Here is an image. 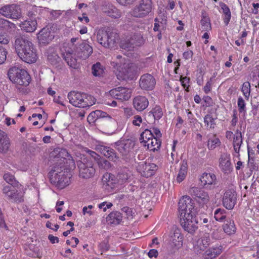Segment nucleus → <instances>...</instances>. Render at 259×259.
<instances>
[{"instance_id":"obj_40","label":"nucleus","mask_w":259,"mask_h":259,"mask_svg":"<svg viewBox=\"0 0 259 259\" xmlns=\"http://www.w3.org/2000/svg\"><path fill=\"white\" fill-rule=\"evenodd\" d=\"M92 72L93 75L95 76H102L104 73L103 66L100 63H96L92 67Z\"/></svg>"},{"instance_id":"obj_26","label":"nucleus","mask_w":259,"mask_h":259,"mask_svg":"<svg viewBox=\"0 0 259 259\" xmlns=\"http://www.w3.org/2000/svg\"><path fill=\"white\" fill-rule=\"evenodd\" d=\"M133 106L139 111L145 110L149 105L148 99L144 96H138L133 99Z\"/></svg>"},{"instance_id":"obj_48","label":"nucleus","mask_w":259,"mask_h":259,"mask_svg":"<svg viewBox=\"0 0 259 259\" xmlns=\"http://www.w3.org/2000/svg\"><path fill=\"white\" fill-rule=\"evenodd\" d=\"M241 91L243 93L245 98L248 100L250 94V84L249 82H245L242 84Z\"/></svg>"},{"instance_id":"obj_24","label":"nucleus","mask_w":259,"mask_h":259,"mask_svg":"<svg viewBox=\"0 0 259 259\" xmlns=\"http://www.w3.org/2000/svg\"><path fill=\"white\" fill-rule=\"evenodd\" d=\"M183 239V237L180 233V230L175 229L171 232L169 242L172 246L179 248L182 246Z\"/></svg>"},{"instance_id":"obj_11","label":"nucleus","mask_w":259,"mask_h":259,"mask_svg":"<svg viewBox=\"0 0 259 259\" xmlns=\"http://www.w3.org/2000/svg\"><path fill=\"white\" fill-rule=\"evenodd\" d=\"M195 214H187V215H184L182 217H179L182 227L185 231L191 234H193L198 229V221Z\"/></svg>"},{"instance_id":"obj_50","label":"nucleus","mask_w":259,"mask_h":259,"mask_svg":"<svg viewBox=\"0 0 259 259\" xmlns=\"http://www.w3.org/2000/svg\"><path fill=\"white\" fill-rule=\"evenodd\" d=\"M130 176L126 172H120L117 177V182L120 184H123L126 182L130 178Z\"/></svg>"},{"instance_id":"obj_13","label":"nucleus","mask_w":259,"mask_h":259,"mask_svg":"<svg viewBox=\"0 0 259 259\" xmlns=\"http://www.w3.org/2000/svg\"><path fill=\"white\" fill-rule=\"evenodd\" d=\"M0 14L11 19H19L21 17V11L16 5H6L0 8Z\"/></svg>"},{"instance_id":"obj_7","label":"nucleus","mask_w":259,"mask_h":259,"mask_svg":"<svg viewBox=\"0 0 259 259\" xmlns=\"http://www.w3.org/2000/svg\"><path fill=\"white\" fill-rule=\"evenodd\" d=\"M79 177L83 179H90L94 177L96 169L90 157H84L77 161Z\"/></svg>"},{"instance_id":"obj_64","label":"nucleus","mask_w":259,"mask_h":259,"mask_svg":"<svg viewBox=\"0 0 259 259\" xmlns=\"http://www.w3.org/2000/svg\"><path fill=\"white\" fill-rule=\"evenodd\" d=\"M183 56L185 60H189L192 58L193 56V52L191 50L185 51L183 53Z\"/></svg>"},{"instance_id":"obj_20","label":"nucleus","mask_w":259,"mask_h":259,"mask_svg":"<svg viewBox=\"0 0 259 259\" xmlns=\"http://www.w3.org/2000/svg\"><path fill=\"white\" fill-rule=\"evenodd\" d=\"M53 26L48 25L43 28L38 33L37 38L40 43L49 44L54 37V32L52 31Z\"/></svg>"},{"instance_id":"obj_28","label":"nucleus","mask_w":259,"mask_h":259,"mask_svg":"<svg viewBox=\"0 0 259 259\" xmlns=\"http://www.w3.org/2000/svg\"><path fill=\"white\" fill-rule=\"evenodd\" d=\"M123 67H121L119 69V73L122 74L121 76L123 80H132L135 77V72L134 69L130 66L129 64H123Z\"/></svg>"},{"instance_id":"obj_49","label":"nucleus","mask_w":259,"mask_h":259,"mask_svg":"<svg viewBox=\"0 0 259 259\" xmlns=\"http://www.w3.org/2000/svg\"><path fill=\"white\" fill-rule=\"evenodd\" d=\"M215 119L212 117V116L210 114H206L204 118V123L208 126H209L210 128H214L215 123Z\"/></svg>"},{"instance_id":"obj_42","label":"nucleus","mask_w":259,"mask_h":259,"mask_svg":"<svg viewBox=\"0 0 259 259\" xmlns=\"http://www.w3.org/2000/svg\"><path fill=\"white\" fill-rule=\"evenodd\" d=\"M153 137L154 135H152L151 129H145L140 135V141L141 143H144L145 144L148 141Z\"/></svg>"},{"instance_id":"obj_1","label":"nucleus","mask_w":259,"mask_h":259,"mask_svg":"<svg viewBox=\"0 0 259 259\" xmlns=\"http://www.w3.org/2000/svg\"><path fill=\"white\" fill-rule=\"evenodd\" d=\"M16 49L21 59L28 63H34L37 58L36 50L32 43L28 39L20 37L15 41Z\"/></svg>"},{"instance_id":"obj_44","label":"nucleus","mask_w":259,"mask_h":259,"mask_svg":"<svg viewBox=\"0 0 259 259\" xmlns=\"http://www.w3.org/2000/svg\"><path fill=\"white\" fill-rule=\"evenodd\" d=\"M72 54H74L73 50H71V52L66 54L64 56V59L69 66L75 68L77 65V61L75 58L72 56Z\"/></svg>"},{"instance_id":"obj_60","label":"nucleus","mask_w":259,"mask_h":259,"mask_svg":"<svg viewBox=\"0 0 259 259\" xmlns=\"http://www.w3.org/2000/svg\"><path fill=\"white\" fill-rule=\"evenodd\" d=\"M212 237L215 239L219 240L222 238V232L218 229L214 230L211 234Z\"/></svg>"},{"instance_id":"obj_19","label":"nucleus","mask_w":259,"mask_h":259,"mask_svg":"<svg viewBox=\"0 0 259 259\" xmlns=\"http://www.w3.org/2000/svg\"><path fill=\"white\" fill-rule=\"evenodd\" d=\"M156 83L154 77L151 74L147 73L141 76L139 85L140 88L144 90H152Z\"/></svg>"},{"instance_id":"obj_35","label":"nucleus","mask_w":259,"mask_h":259,"mask_svg":"<svg viewBox=\"0 0 259 259\" xmlns=\"http://www.w3.org/2000/svg\"><path fill=\"white\" fill-rule=\"evenodd\" d=\"M102 181L104 185L108 186L111 189H113L117 183V179L115 176L108 172H106L103 175Z\"/></svg>"},{"instance_id":"obj_62","label":"nucleus","mask_w":259,"mask_h":259,"mask_svg":"<svg viewBox=\"0 0 259 259\" xmlns=\"http://www.w3.org/2000/svg\"><path fill=\"white\" fill-rule=\"evenodd\" d=\"M87 152L91 157L93 158L95 160H97V161L100 158L99 155H98L97 153H96L95 152L92 150L88 149L87 150Z\"/></svg>"},{"instance_id":"obj_57","label":"nucleus","mask_w":259,"mask_h":259,"mask_svg":"<svg viewBox=\"0 0 259 259\" xmlns=\"http://www.w3.org/2000/svg\"><path fill=\"white\" fill-rule=\"evenodd\" d=\"M112 205L113 204L111 202L107 203V202H103L99 204L98 207L100 209H103V210L105 212L107 208H110Z\"/></svg>"},{"instance_id":"obj_15","label":"nucleus","mask_w":259,"mask_h":259,"mask_svg":"<svg viewBox=\"0 0 259 259\" xmlns=\"http://www.w3.org/2000/svg\"><path fill=\"white\" fill-rule=\"evenodd\" d=\"M73 52L74 56L85 60L93 53L92 47L86 42H82L77 47L73 46Z\"/></svg>"},{"instance_id":"obj_41","label":"nucleus","mask_w":259,"mask_h":259,"mask_svg":"<svg viewBox=\"0 0 259 259\" xmlns=\"http://www.w3.org/2000/svg\"><path fill=\"white\" fill-rule=\"evenodd\" d=\"M201 24L202 28L205 31H208L211 29L210 20L207 14L205 12H202V19L201 20Z\"/></svg>"},{"instance_id":"obj_53","label":"nucleus","mask_w":259,"mask_h":259,"mask_svg":"<svg viewBox=\"0 0 259 259\" xmlns=\"http://www.w3.org/2000/svg\"><path fill=\"white\" fill-rule=\"evenodd\" d=\"M237 105L238 107V111L240 113L246 112L245 103L243 99L241 97L238 98Z\"/></svg>"},{"instance_id":"obj_61","label":"nucleus","mask_w":259,"mask_h":259,"mask_svg":"<svg viewBox=\"0 0 259 259\" xmlns=\"http://www.w3.org/2000/svg\"><path fill=\"white\" fill-rule=\"evenodd\" d=\"M142 122V119L140 115H135L133 117L132 123L136 126H140Z\"/></svg>"},{"instance_id":"obj_6","label":"nucleus","mask_w":259,"mask_h":259,"mask_svg":"<svg viewBox=\"0 0 259 259\" xmlns=\"http://www.w3.org/2000/svg\"><path fill=\"white\" fill-rule=\"evenodd\" d=\"M9 79L14 83L19 85L27 86L30 81V77L28 72L17 67L10 68L8 71Z\"/></svg>"},{"instance_id":"obj_25","label":"nucleus","mask_w":259,"mask_h":259,"mask_svg":"<svg viewBox=\"0 0 259 259\" xmlns=\"http://www.w3.org/2000/svg\"><path fill=\"white\" fill-rule=\"evenodd\" d=\"M230 155L227 153L222 154L220 158V166L225 173H229L232 170Z\"/></svg>"},{"instance_id":"obj_54","label":"nucleus","mask_w":259,"mask_h":259,"mask_svg":"<svg viewBox=\"0 0 259 259\" xmlns=\"http://www.w3.org/2000/svg\"><path fill=\"white\" fill-rule=\"evenodd\" d=\"M54 152L57 154L58 157H61L65 159L66 157L69 156L68 152L65 149L56 148Z\"/></svg>"},{"instance_id":"obj_23","label":"nucleus","mask_w":259,"mask_h":259,"mask_svg":"<svg viewBox=\"0 0 259 259\" xmlns=\"http://www.w3.org/2000/svg\"><path fill=\"white\" fill-rule=\"evenodd\" d=\"M210 239L208 234H204L198 240L194 246V250L197 253H201L209 246Z\"/></svg>"},{"instance_id":"obj_43","label":"nucleus","mask_w":259,"mask_h":259,"mask_svg":"<svg viewBox=\"0 0 259 259\" xmlns=\"http://www.w3.org/2000/svg\"><path fill=\"white\" fill-rule=\"evenodd\" d=\"M221 7L223 10V13L225 15L224 18V23L227 25L230 21L231 16L230 9L224 3L221 5Z\"/></svg>"},{"instance_id":"obj_45","label":"nucleus","mask_w":259,"mask_h":259,"mask_svg":"<svg viewBox=\"0 0 259 259\" xmlns=\"http://www.w3.org/2000/svg\"><path fill=\"white\" fill-rule=\"evenodd\" d=\"M0 28H4L7 30L13 29L16 28V25L12 22L4 18H0Z\"/></svg>"},{"instance_id":"obj_29","label":"nucleus","mask_w":259,"mask_h":259,"mask_svg":"<svg viewBox=\"0 0 259 259\" xmlns=\"http://www.w3.org/2000/svg\"><path fill=\"white\" fill-rule=\"evenodd\" d=\"M162 115L163 112L161 108L159 106H156L148 113L146 118L148 122H152L153 119L154 120H158Z\"/></svg>"},{"instance_id":"obj_12","label":"nucleus","mask_w":259,"mask_h":259,"mask_svg":"<svg viewBox=\"0 0 259 259\" xmlns=\"http://www.w3.org/2000/svg\"><path fill=\"white\" fill-rule=\"evenodd\" d=\"M151 9V0H141L140 4L133 10L132 15L135 17H144L148 15Z\"/></svg>"},{"instance_id":"obj_34","label":"nucleus","mask_w":259,"mask_h":259,"mask_svg":"<svg viewBox=\"0 0 259 259\" xmlns=\"http://www.w3.org/2000/svg\"><path fill=\"white\" fill-rule=\"evenodd\" d=\"M223 229L225 233L227 235H231L236 231V228L233 220L230 219L226 220L225 223L223 226Z\"/></svg>"},{"instance_id":"obj_3","label":"nucleus","mask_w":259,"mask_h":259,"mask_svg":"<svg viewBox=\"0 0 259 259\" xmlns=\"http://www.w3.org/2000/svg\"><path fill=\"white\" fill-rule=\"evenodd\" d=\"M69 103L78 108H85L95 104V98L91 95L75 91H71L68 94Z\"/></svg>"},{"instance_id":"obj_16","label":"nucleus","mask_w":259,"mask_h":259,"mask_svg":"<svg viewBox=\"0 0 259 259\" xmlns=\"http://www.w3.org/2000/svg\"><path fill=\"white\" fill-rule=\"evenodd\" d=\"M156 167V165L154 163H147L142 161L138 163L137 169L142 176L148 178L154 175Z\"/></svg>"},{"instance_id":"obj_31","label":"nucleus","mask_w":259,"mask_h":259,"mask_svg":"<svg viewBox=\"0 0 259 259\" xmlns=\"http://www.w3.org/2000/svg\"><path fill=\"white\" fill-rule=\"evenodd\" d=\"M207 138L208 139L207 147L209 150H214L221 145V142L216 135L210 134L207 136Z\"/></svg>"},{"instance_id":"obj_46","label":"nucleus","mask_w":259,"mask_h":259,"mask_svg":"<svg viewBox=\"0 0 259 259\" xmlns=\"http://www.w3.org/2000/svg\"><path fill=\"white\" fill-rule=\"evenodd\" d=\"M226 211L222 208H217L214 213V218L218 221L222 222L226 218Z\"/></svg>"},{"instance_id":"obj_63","label":"nucleus","mask_w":259,"mask_h":259,"mask_svg":"<svg viewBox=\"0 0 259 259\" xmlns=\"http://www.w3.org/2000/svg\"><path fill=\"white\" fill-rule=\"evenodd\" d=\"M113 60L111 62L112 66L117 68V70L119 71L122 66V62L120 61H117L113 59Z\"/></svg>"},{"instance_id":"obj_5","label":"nucleus","mask_w":259,"mask_h":259,"mask_svg":"<svg viewBox=\"0 0 259 259\" xmlns=\"http://www.w3.org/2000/svg\"><path fill=\"white\" fill-rule=\"evenodd\" d=\"M97 39L104 47L112 48L116 46L119 40V35L116 31L110 29L107 30L102 29L98 31Z\"/></svg>"},{"instance_id":"obj_33","label":"nucleus","mask_w":259,"mask_h":259,"mask_svg":"<svg viewBox=\"0 0 259 259\" xmlns=\"http://www.w3.org/2000/svg\"><path fill=\"white\" fill-rule=\"evenodd\" d=\"M10 147V141L5 133L0 130V152L6 153Z\"/></svg>"},{"instance_id":"obj_38","label":"nucleus","mask_w":259,"mask_h":259,"mask_svg":"<svg viewBox=\"0 0 259 259\" xmlns=\"http://www.w3.org/2000/svg\"><path fill=\"white\" fill-rule=\"evenodd\" d=\"M188 164L186 161L183 160L181 163V167L177 178L178 183L182 182L187 174Z\"/></svg>"},{"instance_id":"obj_47","label":"nucleus","mask_w":259,"mask_h":259,"mask_svg":"<svg viewBox=\"0 0 259 259\" xmlns=\"http://www.w3.org/2000/svg\"><path fill=\"white\" fill-rule=\"evenodd\" d=\"M99 167L101 169H104L105 170H108L112 167L111 163L107 160L105 159H102L100 158V159L97 161Z\"/></svg>"},{"instance_id":"obj_27","label":"nucleus","mask_w":259,"mask_h":259,"mask_svg":"<svg viewBox=\"0 0 259 259\" xmlns=\"http://www.w3.org/2000/svg\"><path fill=\"white\" fill-rule=\"evenodd\" d=\"M189 192L191 195L202 201L203 203H206L209 201V196L206 192L198 187H192Z\"/></svg>"},{"instance_id":"obj_59","label":"nucleus","mask_w":259,"mask_h":259,"mask_svg":"<svg viewBox=\"0 0 259 259\" xmlns=\"http://www.w3.org/2000/svg\"><path fill=\"white\" fill-rule=\"evenodd\" d=\"M150 129L152 135H154V137L160 139L162 137V134L160 130L156 127H153Z\"/></svg>"},{"instance_id":"obj_2","label":"nucleus","mask_w":259,"mask_h":259,"mask_svg":"<svg viewBox=\"0 0 259 259\" xmlns=\"http://www.w3.org/2000/svg\"><path fill=\"white\" fill-rule=\"evenodd\" d=\"M64 167L55 166L49 173L50 182L58 188L63 189L69 184V175Z\"/></svg>"},{"instance_id":"obj_9","label":"nucleus","mask_w":259,"mask_h":259,"mask_svg":"<svg viewBox=\"0 0 259 259\" xmlns=\"http://www.w3.org/2000/svg\"><path fill=\"white\" fill-rule=\"evenodd\" d=\"M2 192L4 197L11 202L19 203L24 201L22 193L19 192L13 186L3 185Z\"/></svg>"},{"instance_id":"obj_14","label":"nucleus","mask_w":259,"mask_h":259,"mask_svg":"<svg viewBox=\"0 0 259 259\" xmlns=\"http://www.w3.org/2000/svg\"><path fill=\"white\" fill-rule=\"evenodd\" d=\"M132 90L127 88L119 87L111 90L107 96L120 101H127L131 97Z\"/></svg>"},{"instance_id":"obj_21","label":"nucleus","mask_w":259,"mask_h":259,"mask_svg":"<svg viewBox=\"0 0 259 259\" xmlns=\"http://www.w3.org/2000/svg\"><path fill=\"white\" fill-rule=\"evenodd\" d=\"M102 8L103 12L112 18L118 19L121 16L120 11L109 2H105Z\"/></svg>"},{"instance_id":"obj_32","label":"nucleus","mask_w":259,"mask_h":259,"mask_svg":"<svg viewBox=\"0 0 259 259\" xmlns=\"http://www.w3.org/2000/svg\"><path fill=\"white\" fill-rule=\"evenodd\" d=\"M135 36L131 37L130 38H126L121 40L120 47L121 48L125 50H131L134 48L135 46L139 45L136 41Z\"/></svg>"},{"instance_id":"obj_39","label":"nucleus","mask_w":259,"mask_h":259,"mask_svg":"<svg viewBox=\"0 0 259 259\" xmlns=\"http://www.w3.org/2000/svg\"><path fill=\"white\" fill-rule=\"evenodd\" d=\"M161 144L160 139L153 137L148 141L147 143L144 144V146H147L149 149L154 151L159 149Z\"/></svg>"},{"instance_id":"obj_58","label":"nucleus","mask_w":259,"mask_h":259,"mask_svg":"<svg viewBox=\"0 0 259 259\" xmlns=\"http://www.w3.org/2000/svg\"><path fill=\"white\" fill-rule=\"evenodd\" d=\"M180 81L181 82V84L184 88L188 89L189 87V81L190 78L187 77H182L181 76Z\"/></svg>"},{"instance_id":"obj_4","label":"nucleus","mask_w":259,"mask_h":259,"mask_svg":"<svg viewBox=\"0 0 259 259\" xmlns=\"http://www.w3.org/2000/svg\"><path fill=\"white\" fill-rule=\"evenodd\" d=\"M88 121L90 123H94L99 119L104 125L105 127L111 131H114L116 126V121L111 116L101 110H96L91 112L88 117Z\"/></svg>"},{"instance_id":"obj_8","label":"nucleus","mask_w":259,"mask_h":259,"mask_svg":"<svg viewBox=\"0 0 259 259\" xmlns=\"http://www.w3.org/2000/svg\"><path fill=\"white\" fill-rule=\"evenodd\" d=\"M135 145V141L131 139H121L112 144L113 147L120 153L124 159H128L131 157Z\"/></svg>"},{"instance_id":"obj_17","label":"nucleus","mask_w":259,"mask_h":259,"mask_svg":"<svg viewBox=\"0 0 259 259\" xmlns=\"http://www.w3.org/2000/svg\"><path fill=\"white\" fill-rule=\"evenodd\" d=\"M96 150L102 154L113 162L118 160L119 157L114 149L103 144H98L96 146Z\"/></svg>"},{"instance_id":"obj_36","label":"nucleus","mask_w":259,"mask_h":259,"mask_svg":"<svg viewBox=\"0 0 259 259\" xmlns=\"http://www.w3.org/2000/svg\"><path fill=\"white\" fill-rule=\"evenodd\" d=\"M122 220V214L117 211L111 212L107 217V221L109 223L114 225L119 224Z\"/></svg>"},{"instance_id":"obj_51","label":"nucleus","mask_w":259,"mask_h":259,"mask_svg":"<svg viewBox=\"0 0 259 259\" xmlns=\"http://www.w3.org/2000/svg\"><path fill=\"white\" fill-rule=\"evenodd\" d=\"M3 178L6 182L10 184L11 186H14L16 185V181L14 176L12 174L9 172L6 173L4 174Z\"/></svg>"},{"instance_id":"obj_56","label":"nucleus","mask_w":259,"mask_h":259,"mask_svg":"<svg viewBox=\"0 0 259 259\" xmlns=\"http://www.w3.org/2000/svg\"><path fill=\"white\" fill-rule=\"evenodd\" d=\"M99 247L102 251H106L108 250L110 248L108 241L107 240H104L100 244Z\"/></svg>"},{"instance_id":"obj_52","label":"nucleus","mask_w":259,"mask_h":259,"mask_svg":"<svg viewBox=\"0 0 259 259\" xmlns=\"http://www.w3.org/2000/svg\"><path fill=\"white\" fill-rule=\"evenodd\" d=\"M7 50L2 46H0V65L5 63L8 55Z\"/></svg>"},{"instance_id":"obj_55","label":"nucleus","mask_w":259,"mask_h":259,"mask_svg":"<svg viewBox=\"0 0 259 259\" xmlns=\"http://www.w3.org/2000/svg\"><path fill=\"white\" fill-rule=\"evenodd\" d=\"M10 41V37L8 34L0 30V44L7 45Z\"/></svg>"},{"instance_id":"obj_18","label":"nucleus","mask_w":259,"mask_h":259,"mask_svg":"<svg viewBox=\"0 0 259 259\" xmlns=\"http://www.w3.org/2000/svg\"><path fill=\"white\" fill-rule=\"evenodd\" d=\"M237 199L236 192L233 189L227 190L224 194L223 203L228 209H232L234 207Z\"/></svg>"},{"instance_id":"obj_37","label":"nucleus","mask_w":259,"mask_h":259,"mask_svg":"<svg viewBox=\"0 0 259 259\" xmlns=\"http://www.w3.org/2000/svg\"><path fill=\"white\" fill-rule=\"evenodd\" d=\"M242 144V136L241 132L236 131L233 138V147L235 152L239 154L240 147Z\"/></svg>"},{"instance_id":"obj_30","label":"nucleus","mask_w":259,"mask_h":259,"mask_svg":"<svg viewBox=\"0 0 259 259\" xmlns=\"http://www.w3.org/2000/svg\"><path fill=\"white\" fill-rule=\"evenodd\" d=\"M37 22L36 20H27L20 24L21 29L27 32H33L36 28Z\"/></svg>"},{"instance_id":"obj_10","label":"nucleus","mask_w":259,"mask_h":259,"mask_svg":"<svg viewBox=\"0 0 259 259\" xmlns=\"http://www.w3.org/2000/svg\"><path fill=\"white\" fill-rule=\"evenodd\" d=\"M179 217H182L187 214H196V209L194 208L192 199L188 196H183L179 202L178 206Z\"/></svg>"},{"instance_id":"obj_22","label":"nucleus","mask_w":259,"mask_h":259,"mask_svg":"<svg viewBox=\"0 0 259 259\" xmlns=\"http://www.w3.org/2000/svg\"><path fill=\"white\" fill-rule=\"evenodd\" d=\"M201 182L204 187L210 189L211 186L217 184L215 175L211 172H204L200 179Z\"/></svg>"}]
</instances>
